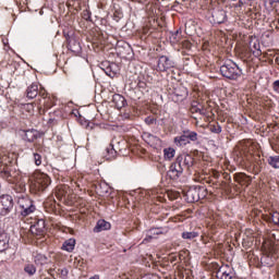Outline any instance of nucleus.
Masks as SVG:
<instances>
[{
    "label": "nucleus",
    "mask_w": 279,
    "mask_h": 279,
    "mask_svg": "<svg viewBox=\"0 0 279 279\" xmlns=\"http://www.w3.org/2000/svg\"><path fill=\"white\" fill-rule=\"evenodd\" d=\"M185 136L187 137V141H192L193 143H195V141H197V132H193V131H183Z\"/></svg>",
    "instance_id": "28"
},
{
    "label": "nucleus",
    "mask_w": 279,
    "mask_h": 279,
    "mask_svg": "<svg viewBox=\"0 0 279 279\" xmlns=\"http://www.w3.org/2000/svg\"><path fill=\"white\" fill-rule=\"evenodd\" d=\"M248 49L253 52L256 53V56H260V43L258 40L252 39L248 44Z\"/></svg>",
    "instance_id": "20"
},
{
    "label": "nucleus",
    "mask_w": 279,
    "mask_h": 279,
    "mask_svg": "<svg viewBox=\"0 0 279 279\" xmlns=\"http://www.w3.org/2000/svg\"><path fill=\"white\" fill-rule=\"evenodd\" d=\"M277 276H278V278H279V270H278V272H277Z\"/></svg>",
    "instance_id": "46"
},
{
    "label": "nucleus",
    "mask_w": 279,
    "mask_h": 279,
    "mask_svg": "<svg viewBox=\"0 0 279 279\" xmlns=\"http://www.w3.org/2000/svg\"><path fill=\"white\" fill-rule=\"evenodd\" d=\"M34 262L36 265H45V263H47V257L43 254H37L35 255Z\"/></svg>",
    "instance_id": "29"
},
{
    "label": "nucleus",
    "mask_w": 279,
    "mask_h": 279,
    "mask_svg": "<svg viewBox=\"0 0 279 279\" xmlns=\"http://www.w3.org/2000/svg\"><path fill=\"white\" fill-rule=\"evenodd\" d=\"M56 105V97L52 95L46 97L44 100H39V110L43 108H46V110H49V108H53Z\"/></svg>",
    "instance_id": "14"
},
{
    "label": "nucleus",
    "mask_w": 279,
    "mask_h": 279,
    "mask_svg": "<svg viewBox=\"0 0 279 279\" xmlns=\"http://www.w3.org/2000/svg\"><path fill=\"white\" fill-rule=\"evenodd\" d=\"M147 143H148V145L154 147L156 145H160V140L156 135H148Z\"/></svg>",
    "instance_id": "27"
},
{
    "label": "nucleus",
    "mask_w": 279,
    "mask_h": 279,
    "mask_svg": "<svg viewBox=\"0 0 279 279\" xmlns=\"http://www.w3.org/2000/svg\"><path fill=\"white\" fill-rule=\"evenodd\" d=\"M174 95H177V97H186V89H184L181 94H180V92L177 89V90H174Z\"/></svg>",
    "instance_id": "40"
},
{
    "label": "nucleus",
    "mask_w": 279,
    "mask_h": 279,
    "mask_svg": "<svg viewBox=\"0 0 279 279\" xmlns=\"http://www.w3.org/2000/svg\"><path fill=\"white\" fill-rule=\"evenodd\" d=\"M33 234H43L45 232V220H39L36 225L31 226Z\"/></svg>",
    "instance_id": "17"
},
{
    "label": "nucleus",
    "mask_w": 279,
    "mask_h": 279,
    "mask_svg": "<svg viewBox=\"0 0 279 279\" xmlns=\"http://www.w3.org/2000/svg\"><path fill=\"white\" fill-rule=\"evenodd\" d=\"M26 97L28 99H35V97H38V84L33 83L31 86L27 87Z\"/></svg>",
    "instance_id": "16"
},
{
    "label": "nucleus",
    "mask_w": 279,
    "mask_h": 279,
    "mask_svg": "<svg viewBox=\"0 0 279 279\" xmlns=\"http://www.w3.org/2000/svg\"><path fill=\"white\" fill-rule=\"evenodd\" d=\"M112 101L118 110H121V108H125V106L128 105V100H125V97L121 96L120 94H114Z\"/></svg>",
    "instance_id": "15"
},
{
    "label": "nucleus",
    "mask_w": 279,
    "mask_h": 279,
    "mask_svg": "<svg viewBox=\"0 0 279 279\" xmlns=\"http://www.w3.org/2000/svg\"><path fill=\"white\" fill-rule=\"evenodd\" d=\"M59 275L61 276V278H66L69 276V270L66 268H62V269H59Z\"/></svg>",
    "instance_id": "37"
},
{
    "label": "nucleus",
    "mask_w": 279,
    "mask_h": 279,
    "mask_svg": "<svg viewBox=\"0 0 279 279\" xmlns=\"http://www.w3.org/2000/svg\"><path fill=\"white\" fill-rule=\"evenodd\" d=\"M174 143L178 147H184L189 145L191 141H189V137H186L185 133L183 132L182 135L174 137Z\"/></svg>",
    "instance_id": "19"
},
{
    "label": "nucleus",
    "mask_w": 279,
    "mask_h": 279,
    "mask_svg": "<svg viewBox=\"0 0 279 279\" xmlns=\"http://www.w3.org/2000/svg\"><path fill=\"white\" fill-rule=\"evenodd\" d=\"M218 279H232V268L228 265H222L217 271Z\"/></svg>",
    "instance_id": "11"
},
{
    "label": "nucleus",
    "mask_w": 279,
    "mask_h": 279,
    "mask_svg": "<svg viewBox=\"0 0 279 279\" xmlns=\"http://www.w3.org/2000/svg\"><path fill=\"white\" fill-rule=\"evenodd\" d=\"M170 43H172V45H175V44L180 43V32L177 31V32L171 34Z\"/></svg>",
    "instance_id": "32"
},
{
    "label": "nucleus",
    "mask_w": 279,
    "mask_h": 279,
    "mask_svg": "<svg viewBox=\"0 0 279 279\" xmlns=\"http://www.w3.org/2000/svg\"><path fill=\"white\" fill-rule=\"evenodd\" d=\"M10 247V235L0 229V252H5Z\"/></svg>",
    "instance_id": "12"
},
{
    "label": "nucleus",
    "mask_w": 279,
    "mask_h": 279,
    "mask_svg": "<svg viewBox=\"0 0 279 279\" xmlns=\"http://www.w3.org/2000/svg\"><path fill=\"white\" fill-rule=\"evenodd\" d=\"M71 184H72V186H73V184H75V186L80 187V184L76 181H72Z\"/></svg>",
    "instance_id": "44"
},
{
    "label": "nucleus",
    "mask_w": 279,
    "mask_h": 279,
    "mask_svg": "<svg viewBox=\"0 0 279 279\" xmlns=\"http://www.w3.org/2000/svg\"><path fill=\"white\" fill-rule=\"evenodd\" d=\"M24 271L28 274V276H34V274H36V266H34V264H27L24 267Z\"/></svg>",
    "instance_id": "30"
},
{
    "label": "nucleus",
    "mask_w": 279,
    "mask_h": 279,
    "mask_svg": "<svg viewBox=\"0 0 279 279\" xmlns=\"http://www.w3.org/2000/svg\"><path fill=\"white\" fill-rule=\"evenodd\" d=\"M25 138L28 143H34L36 138H38V131L37 130H28L25 132Z\"/></svg>",
    "instance_id": "21"
},
{
    "label": "nucleus",
    "mask_w": 279,
    "mask_h": 279,
    "mask_svg": "<svg viewBox=\"0 0 279 279\" xmlns=\"http://www.w3.org/2000/svg\"><path fill=\"white\" fill-rule=\"evenodd\" d=\"M192 112H198V114H206V110L199 109L197 107H192Z\"/></svg>",
    "instance_id": "39"
},
{
    "label": "nucleus",
    "mask_w": 279,
    "mask_h": 279,
    "mask_svg": "<svg viewBox=\"0 0 279 279\" xmlns=\"http://www.w3.org/2000/svg\"><path fill=\"white\" fill-rule=\"evenodd\" d=\"M110 222L106 220H98L96 227L94 228V232H104V230H110Z\"/></svg>",
    "instance_id": "18"
},
{
    "label": "nucleus",
    "mask_w": 279,
    "mask_h": 279,
    "mask_svg": "<svg viewBox=\"0 0 279 279\" xmlns=\"http://www.w3.org/2000/svg\"><path fill=\"white\" fill-rule=\"evenodd\" d=\"M174 64L175 63L171 59H169V57L161 56L158 60L157 69L158 71L165 72L169 71V69H173Z\"/></svg>",
    "instance_id": "8"
},
{
    "label": "nucleus",
    "mask_w": 279,
    "mask_h": 279,
    "mask_svg": "<svg viewBox=\"0 0 279 279\" xmlns=\"http://www.w3.org/2000/svg\"><path fill=\"white\" fill-rule=\"evenodd\" d=\"M0 162H1V159H0Z\"/></svg>",
    "instance_id": "47"
},
{
    "label": "nucleus",
    "mask_w": 279,
    "mask_h": 279,
    "mask_svg": "<svg viewBox=\"0 0 279 279\" xmlns=\"http://www.w3.org/2000/svg\"><path fill=\"white\" fill-rule=\"evenodd\" d=\"M270 219H271L272 223H275V226H277L278 220H279V213L274 211L272 214H270Z\"/></svg>",
    "instance_id": "36"
},
{
    "label": "nucleus",
    "mask_w": 279,
    "mask_h": 279,
    "mask_svg": "<svg viewBox=\"0 0 279 279\" xmlns=\"http://www.w3.org/2000/svg\"><path fill=\"white\" fill-rule=\"evenodd\" d=\"M233 180L241 186H250L252 184V178L243 172L235 173Z\"/></svg>",
    "instance_id": "10"
},
{
    "label": "nucleus",
    "mask_w": 279,
    "mask_h": 279,
    "mask_svg": "<svg viewBox=\"0 0 279 279\" xmlns=\"http://www.w3.org/2000/svg\"><path fill=\"white\" fill-rule=\"evenodd\" d=\"M13 170H14V166L12 165V160L10 159V157L3 156L0 162V178L13 184L14 182V172H12Z\"/></svg>",
    "instance_id": "3"
},
{
    "label": "nucleus",
    "mask_w": 279,
    "mask_h": 279,
    "mask_svg": "<svg viewBox=\"0 0 279 279\" xmlns=\"http://www.w3.org/2000/svg\"><path fill=\"white\" fill-rule=\"evenodd\" d=\"M177 160L185 168L186 171H191V167L195 165V159L191 155H181Z\"/></svg>",
    "instance_id": "9"
},
{
    "label": "nucleus",
    "mask_w": 279,
    "mask_h": 279,
    "mask_svg": "<svg viewBox=\"0 0 279 279\" xmlns=\"http://www.w3.org/2000/svg\"><path fill=\"white\" fill-rule=\"evenodd\" d=\"M272 87H274V90H276V93H279V80L274 82Z\"/></svg>",
    "instance_id": "41"
},
{
    "label": "nucleus",
    "mask_w": 279,
    "mask_h": 279,
    "mask_svg": "<svg viewBox=\"0 0 279 279\" xmlns=\"http://www.w3.org/2000/svg\"><path fill=\"white\" fill-rule=\"evenodd\" d=\"M82 14L85 21H90V11L84 10Z\"/></svg>",
    "instance_id": "38"
},
{
    "label": "nucleus",
    "mask_w": 279,
    "mask_h": 279,
    "mask_svg": "<svg viewBox=\"0 0 279 279\" xmlns=\"http://www.w3.org/2000/svg\"><path fill=\"white\" fill-rule=\"evenodd\" d=\"M206 197V190L204 186H193L185 192V199L189 204H195L199 199Z\"/></svg>",
    "instance_id": "4"
},
{
    "label": "nucleus",
    "mask_w": 279,
    "mask_h": 279,
    "mask_svg": "<svg viewBox=\"0 0 279 279\" xmlns=\"http://www.w3.org/2000/svg\"><path fill=\"white\" fill-rule=\"evenodd\" d=\"M146 123H154V119H146Z\"/></svg>",
    "instance_id": "43"
},
{
    "label": "nucleus",
    "mask_w": 279,
    "mask_h": 279,
    "mask_svg": "<svg viewBox=\"0 0 279 279\" xmlns=\"http://www.w3.org/2000/svg\"><path fill=\"white\" fill-rule=\"evenodd\" d=\"M62 250L73 252L75 250V239H69L62 244Z\"/></svg>",
    "instance_id": "22"
},
{
    "label": "nucleus",
    "mask_w": 279,
    "mask_h": 279,
    "mask_svg": "<svg viewBox=\"0 0 279 279\" xmlns=\"http://www.w3.org/2000/svg\"><path fill=\"white\" fill-rule=\"evenodd\" d=\"M14 208V199L11 195L4 194L0 196V215H9Z\"/></svg>",
    "instance_id": "6"
},
{
    "label": "nucleus",
    "mask_w": 279,
    "mask_h": 279,
    "mask_svg": "<svg viewBox=\"0 0 279 279\" xmlns=\"http://www.w3.org/2000/svg\"><path fill=\"white\" fill-rule=\"evenodd\" d=\"M106 151L107 155H105V158H107L108 160H114V158H117V150H114L112 146L108 147Z\"/></svg>",
    "instance_id": "26"
},
{
    "label": "nucleus",
    "mask_w": 279,
    "mask_h": 279,
    "mask_svg": "<svg viewBox=\"0 0 279 279\" xmlns=\"http://www.w3.org/2000/svg\"><path fill=\"white\" fill-rule=\"evenodd\" d=\"M26 108H28V110H34V107L32 105H27Z\"/></svg>",
    "instance_id": "45"
},
{
    "label": "nucleus",
    "mask_w": 279,
    "mask_h": 279,
    "mask_svg": "<svg viewBox=\"0 0 279 279\" xmlns=\"http://www.w3.org/2000/svg\"><path fill=\"white\" fill-rule=\"evenodd\" d=\"M267 162L272 169H279V156L268 157Z\"/></svg>",
    "instance_id": "23"
},
{
    "label": "nucleus",
    "mask_w": 279,
    "mask_h": 279,
    "mask_svg": "<svg viewBox=\"0 0 279 279\" xmlns=\"http://www.w3.org/2000/svg\"><path fill=\"white\" fill-rule=\"evenodd\" d=\"M220 73L227 80H239L243 75V71L236 63L229 61L220 66Z\"/></svg>",
    "instance_id": "2"
},
{
    "label": "nucleus",
    "mask_w": 279,
    "mask_h": 279,
    "mask_svg": "<svg viewBox=\"0 0 279 279\" xmlns=\"http://www.w3.org/2000/svg\"><path fill=\"white\" fill-rule=\"evenodd\" d=\"M34 160L37 167H40L43 165V156H40L39 154H34Z\"/></svg>",
    "instance_id": "33"
},
{
    "label": "nucleus",
    "mask_w": 279,
    "mask_h": 279,
    "mask_svg": "<svg viewBox=\"0 0 279 279\" xmlns=\"http://www.w3.org/2000/svg\"><path fill=\"white\" fill-rule=\"evenodd\" d=\"M17 206L21 209L22 217H28V215H32V213L36 210V206H34V202L27 198V196H20L17 198Z\"/></svg>",
    "instance_id": "5"
},
{
    "label": "nucleus",
    "mask_w": 279,
    "mask_h": 279,
    "mask_svg": "<svg viewBox=\"0 0 279 279\" xmlns=\"http://www.w3.org/2000/svg\"><path fill=\"white\" fill-rule=\"evenodd\" d=\"M31 186L35 189V191H45L49 184H51V179L47 173L40 172L37 170L31 177Z\"/></svg>",
    "instance_id": "1"
},
{
    "label": "nucleus",
    "mask_w": 279,
    "mask_h": 279,
    "mask_svg": "<svg viewBox=\"0 0 279 279\" xmlns=\"http://www.w3.org/2000/svg\"><path fill=\"white\" fill-rule=\"evenodd\" d=\"M210 132H213L214 134H221V125L219 124L211 125Z\"/></svg>",
    "instance_id": "34"
},
{
    "label": "nucleus",
    "mask_w": 279,
    "mask_h": 279,
    "mask_svg": "<svg viewBox=\"0 0 279 279\" xmlns=\"http://www.w3.org/2000/svg\"><path fill=\"white\" fill-rule=\"evenodd\" d=\"M175 156V149L169 147L163 149V158L165 160H172V158Z\"/></svg>",
    "instance_id": "24"
},
{
    "label": "nucleus",
    "mask_w": 279,
    "mask_h": 279,
    "mask_svg": "<svg viewBox=\"0 0 279 279\" xmlns=\"http://www.w3.org/2000/svg\"><path fill=\"white\" fill-rule=\"evenodd\" d=\"M48 96H50V95L47 93V90L45 88L39 89V97L41 98L39 100L44 101L45 99H47Z\"/></svg>",
    "instance_id": "35"
},
{
    "label": "nucleus",
    "mask_w": 279,
    "mask_h": 279,
    "mask_svg": "<svg viewBox=\"0 0 279 279\" xmlns=\"http://www.w3.org/2000/svg\"><path fill=\"white\" fill-rule=\"evenodd\" d=\"M198 234L195 231L192 232H183L182 233V239H187V240H192V239H197Z\"/></svg>",
    "instance_id": "31"
},
{
    "label": "nucleus",
    "mask_w": 279,
    "mask_h": 279,
    "mask_svg": "<svg viewBox=\"0 0 279 279\" xmlns=\"http://www.w3.org/2000/svg\"><path fill=\"white\" fill-rule=\"evenodd\" d=\"M183 47H186V49H191V43L184 41Z\"/></svg>",
    "instance_id": "42"
},
{
    "label": "nucleus",
    "mask_w": 279,
    "mask_h": 279,
    "mask_svg": "<svg viewBox=\"0 0 279 279\" xmlns=\"http://www.w3.org/2000/svg\"><path fill=\"white\" fill-rule=\"evenodd\" d=\"M211 19H213L214 23L221 25V23L226 22V11H223V10L213 11Z\"/></svg>",
    "instance_id": "13"
},
{
    "label": "nucleus",
    "mask_w": 279,
    "mask_h": 279,
    "mask_svg": "<svg viewBox=\"0 0 279 279\" xmlns=\"http://www.w3.org/2000/svg\"><path fill=\"white\" fill-rule=\"evenodd\" d=\"M184 166L177 159L175 162H173L170 166V169L168 171V177L170 180H178L182 173H184Z\"/></svg>",
    "instance_id": "7"
},
{
    "label": "nucleus",
    "mask_w": 279,
    "mask_h": 279,
    "mask_svg": "<svg viewBox=\"0 0 279 279\" xmlns=\"http://www.w3.org/2000/svg\"><path fill=\"white\" fill-rule=\"evenodd\" d=\"M68 46L70 51H80V43H77V40L74 38L69 39Z\"/></svg>",
    "instance_id": "25"
}]
</instances>
